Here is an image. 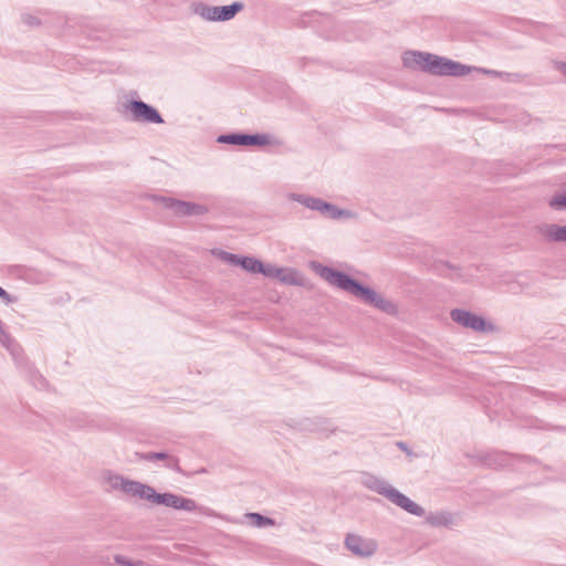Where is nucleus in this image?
<instances>
[{
	"label": "nucleus",
	"mask_w": 566,
	"mask_h": 566,
	"mask_svg": "<svg viewBox=\"0 0 566 566\" xmlns=\"http://www.w3.org/2000/svg\"><path fill=\"white\" fill-rule=\"evenodd\" d=\"M34 378H35V380H36L41 386H44V384H45V378H44L42 375L36 374V375L34 376Z\"/></svg>",
	"instance_id": "nucleus-30"
},
{
	"label": "nucleus",
	"mask_w": 566,
	"mask_h": 566,
	"mask_svg": "<svg viewBox=\"0 0 566 566\" xmlns=\"http://www.w3.org/2000/svg\"><path fill=\"white\" fill-rule=\"evenodd\" d=\"M296 200L300 203H302L303 206H305L306 208H310L311 210L319 211L321 213H324V209L329 208V202L323 201L319 198L298 195Z\"/></svg>",
	"instance_id": "nucleus-13"
},
{
	"label": "nucleus",
	"mask_w": 566,
	"mask_h": 566,
	"mask_svg": "<svg viewBox=\"0 0 566 566\" xmlns=\"http://www.w3.org/2000/svg\"><path fill=\"white\" fill-rule=\"evenodd\" d=\"M315 269L317 274L327 283L354 295L363 303L374 306L389 315H394L398 312L395 303L384 298L375 290L361 284L350 275L322 264L315 265Z\"/></svg>",
	"instance_id": "nucleus-1"
},
{
	"label": "nucleus",
	"mask_w": 566,
	"mask_h": 566,
	"mask_svg": "<svg viewBox=\"0 0 566 566\" xmlns=\"http://www.w3.org/2000/svg\"><path fill=\"white\" fill-rule=\"evenodd\" d=\"M0 297L7 303H13L15 302V297L10 295L4 289L0 286Z\"/></svg>",
	"instance_id": "nucleus-27"
},
{
	"label": "nucleus",
	"mask_w": 566,
	"mask_h": 566,
	"mask_svg": "<svg viewBox=\"0 0 566 566\" xmlns=\"http://www.w3.org/2000/svg\"><path fill=\"white\" fill-rule=\"evenodd\" d=\"M323 214L328 216L332 219H338L343 216H348V211L339 209L338 207L329 203V208L324 209Z\"/></svg>",
	"instance_id": "nucleus-22"
},
{
	"label": "nucleus",
	"mask_w": 566,
	"mask_h": 566,
	"mask_svg": "<svg viewBox=\"0 0 566 566\" xmlns=\"http://www.w3.org/2000/svg\"><path fill=\"white\" fill-rule=\"evenodd\" d=\"M160 202L163 206L169 210H171L176 216L186 217V216H202L208 212V208L206 206L177 200L172 198H160Z\"/></svg>",
	"instance_id": "nucleus-8"
},
{
	"label": "nucleus",
	"mask_w": 566,
	"mask_h": 566,
	"mask_svg": "<svg viewBox=\"0 0 566 566\" xmlns=\"http://www.w3.org/2000/svg\"><path fill=\"white\" fill-rule=\"evenodd\" d=\"M0 343L6 346L8 349H10V345L12 343L11 336L4 331L3 324L0 321Z\"/></svg>",
	"instance_id": "nucleus-26"
},
{
	"label": "nucleus",
	"mask_w": 566,
	"mask_h": 566,
	"mask_svg": "<svg viewBox=\"0 0 566 566\" xmlns=\"http://www.w3.org/2000/svg\"><path fill=\"white\" fill-rule=\"evenodd\" d=\"M450 317L457 324L471 328L474 332H493L494 326L486 322L482 316H479L470 311L453 308L450 312Z\"/></svg>",
	"instance_id": "nucleus-4"
},
{
	"label": "nucleus",
	"mask_w": 566,
	"mask_h": 566,
	"mask_svg": "<svg viewBox=\"0 0 566 566\" xmlns=\"http://www.w3.org/2000/svg\"><path fill=\"white\" fill-rule=\"evenodd\" d=\"M559 71L566 76V62L560 64Z\"/></svg>",
	"instance_id": "nucleus-31"
},
{
	"label": "nucleus",
	"mask_w": 566,
	"mask_h": 566,
	"mask_svg": "<svg viewBox=\"0 0 566 566\" xmlns=\"http://www.w3.org/2000/svg\"><path fill=\"white\" fill-rule=\"evenodd\" d=\"M259 273L263 274L266 277L276 279V276L282 272L280 271V268L275 265L263 263V269L259 271Z\"/></svg>",
	"instance_id": "nucleus-23"
},
{
	"label": "nucleus",
	"mask_w": 566,
	"mask_h": 566,
	"mask_svg": "<svg viewBox=\"0 0 566 566\" xmlns=\"http://www.w3.org/2000/svg\"><path fill=\"white\" fill-rule=\"evenodd\" d=\"M126 109L132 113L135 122L163 124L164 118L160 113L151 105L140 101L132 99L126 105Z\"/></svg>",
	"instance_id": "nucleus-5"
},
{
	"label": "nucleus",
	"mask_w": 566,
	"mask_h": 566,
	"mask_svg": "<svg viewBox=\"0 0 566 566\" xmlns=\"http://www.w3.org/2000/svg\"><path fill=\"white\" fill-rule=\"evenodd\" d=\"M165 467L178 473L182 472L181 468L179 467L178 458L172 455H169V458L165 461Z\"/></svg>",
	"instance_id": "nucleus-25"
},
{
	"label": "nucleus",
	"mask_w": 566,
	"mask_h": 566,
	"mask_svg": "<svg viewBox=\"0 0 566 566\" xmlns=\"http://www.w3.org/2000/svg\"><path fill=\"white\" fill-rule=\"evenodd\" d=\"M247 516L252 521V524L256 527L274 525V520L264 516L260 513H249Z\"/></svg>",
	"instance_id": "nucleus-19"
},
{
	"label": "nucleus",
	"mask_w": 566,
	"mask_h": 566,
	"mask_svg": "<svg viewBox=\"0 0 566 566\" xmlns=\"http://www.w3.org/2000/svg\"><path fill=\"white\" fill-rule=\"evenodd\" d=\"M243 8L244 4L240 1H235L229 6L216 7L198 3L195 6L193 12L208 21H229L242 11Z\"/></svg>",
	"instance_id": "nucleus-3"
},
{
	"label": "nucleus",
	"mask_w": 566,
	"mask_h": 566,
	"mask_svg": "<svg viewBox=\"0 0 566 566\" xmlns=\"http://www.w3.org/2000/svg\"><path fill=\"white\" fill-rule=\"evenodd\" d=\"M111 485L114 489H120L124 493L138 496L142 500H149L154 488L138 481H133L120 475L111 479Z\"/></svg>",
	"instance_id": "nucleus-7"
},
{
	"label": "nucleus",
	"mask_w": 566,
	"mask_h": 566,
	"mask_svg": "<svg viewBox=\"0 0 566 566\" xmlns=\"http://www.w3.org/2000/svg\"><path fill=\"white\" fill-rule=\"evenodd\" d=\"M407 67H419L432 75L463 76L469 74L470 67L459 62L424 52H407L403 56Z\"/></svg>",
	"instance_id": "nucleus-2"
},
{
	"label": "nucleus",
	"mask_w": 566,
	"mask_h": 566,
	"mask_svg": "<svg viewBox=\"0 0 566 566\" xmlns=\"http://www.w3.org/2000/svg\"><path fill=\"white\" fill-rule=\"evenodd\" d=\"M219 255H220V259L223 260L224 262H227L231 265H239L241 256L230 253V252H226V251H220Z\"/></svg>",
	"instance_id": "nucleus-24"
},
{
	"label": "nucleus",
	"mask_w": 566,
	"mask_h": 566,
	"mask_svg": "<svg viewBox=\"0 0 566 566\" xmlns=\"http://www.w3.org/2000/svg\"><path fill=\"white\" fill-rule=\"evenodd\" d=\"M345 546L356 556L369 557L377 551V544L373 539H366L356 534H347Z\"/></svg>",
	"instance_id": "nucleus-9"
},
{
	"label": "nucleus",
	"mask_w": 566,
	"mask_h": 566,
	"mask_svg": "<svg viewBox=\"0 0 566 566\" xmlns=\"http://www.w3.org/2000/svg\"><path fill=\"white\" fill-rule=\"evenodd\" d=\"M270 144V137L265 134H244V146H265Z\"/></svg>",
	"instance_id": "nucleus-16"
},
{
	"label": "nucleus",
	"mask_w": 566,
	"mask_h": 566,
	"mask_svg": "<svg viewBox=\"0 0 566 566\" xmlns=\"http://www.w3.org/2000/svg\"><path fill=\"white\" fill-rule=\"evenodd\" d=\"M137 458L145 461H155V460H164L166 461L169 458V454L166 452H147V453H136Z\"/></svg>",
	"instance_id": "nucleus-20"
},
{
	"label": "nucleus",
	"mask_w": 566,
	"mask_h": 566,
	"mask_svg": "<svg viewBox=\"0 0 566 566\" xmlns=\"http://www.w3.org/2000/svg\"><path fill=\"white\" fill-rule=\"evenodd\" d=\"M543 234L551 242H566V226L547 224L543 229Z\"/></svg>",
	"instance_id": "nucleus-12"
},
{
	"label": "nucleus",
	"mask_w": 566,
	"mask_h": 566,
	"mask_svg": "<svg viewBox=\"0 0 566 566\" xmlns=\"http://www.w3.org/2000/svg\"><path fill=\"white\" fill-rule=\"evenodd\" d=\"M23 21L31 27L40 24V20L30 14L23 15Z\"/></svg>",
	"instance_id": "nucleus-28"
},
{
	"label": "nucleus",
	"mask_w": 566,
	"mask_h": 566,
	"mask_svg": "<svg viewBox=\"0 0 566 566\" xmlns=\"http://www.w3.org/2000/svg\"><path fill=\"white\" fill-rule=\"evenodd\" d=\"M426 520L432 526H448L452 522V516L450 513H431Z\"/></svg>",
	"instance_id": "nucleus-15"
},
{
	"label": "nucleus",
	"mask_w": 566,
	"mask_h": 566,
	"mask_svg": "<svg viewBox=\"0 0 566 566\" xmlns=\"http://www.w3.org/2000/svg\"><path fill=\"white\" fill-rule=\"evenodd\" d=\"M549 206L556 210H566V192L555 195L551 199Z\"/></svg>",
	"instance_id": "nucleus-21"
},
{
	"label": "nucleus",
	"mask_w": 566,
	"mask_h": 566,
	"mask_svg": "<svg viewBox=\"0 0 566 566\" xmlns=\"http://www.w3.org/2000/svg\"><path fill=\"white\" fill-rule=\"evenodd\" d=\"M397 444H398V447H399L400 449H402V450H405V451H407V450H408L407 444H406L405 442H398Z\"/></svg>",
	"instance_id": "nucleus-32"
},
{
	"label": "nucleus",
	"mask_w": 566,
	"mask_h": 566,
	"mask_svg": "<svg viewBox=\"0 0 566 566\" xmlns=\"http://www.w3.org/2000/svg\"><path fill=\"white\" fill-rule=\"evenodd\" d=\"M280 273L276 279L285 284L298 285L300 282L297 280V272L293 269H284L280 268Z\"/></svg>",
	"instance_id": "nucleus-18"
},
{
	"label": "nucleus",
	"mask_w": 566,
	"mask_h": 566,
	"mask_svg": "<svg viewBox=\"0 0 566 566\" xmlns=\"http://www.w3.org/2000/svg\"><path fill=\"white\" fill-rule=\"evenodd\" d=\"M364 485L369 489V490H373L375 491L376 493L385 496V497H389L390 496V493L394 491V486H391L388 482H386L385 480L382 479H379L375 475H366L364 478V481H363Z\"/></svg>",
	"instance_id": "nucleus-11"
},
{
	"label": "nucleus",
	"mask_w": 566,
	"mask_h": 566,
	"mask_svg": "<svg viewBox=\"0 0 566 566\" xmlns=\"http://www.w3.org/2000/svg\"><path fill=\"white\" fill-rule=\"evenodd\" d=\"M115 560L118 563V564H122V565H126V566H133V564L130 562H127L125 559V557H122V556H116L115 557Z\"/></svg>",
	"instance_id": "nucleus-29"
},
{
	"label": "nucleus",
	"mask_w": 566,
	"mask_h": 566,
	"mask_svg": "<svg viewBox=\"0 0 566 566\" xmlns=\"http://www.w3.org/2000/svg\"><path fill=\"white\" fill-rule=\"evenodd\" d=\"M388 500L399 506L400 509L405 510L406 512L415 515V516H423L426 511L422 506L410 500L408 496L399 492L397 489H394V491L390 493V496Z\"/></svg>",
	"instance_id": "nucleus-10"
},
{
	"label": "nucleus",
	"mask_w": 566,
	"mask_h": 566,
	"mask_svg": "<svg viewBox=\"0 0 566 566\" xmlns=\"http://www.w3.org/2000/svg\"><path fill=\"white\" fill-rule=\"evenodd\" d=\"M148 501L176 510H184L188 512L197 510V503L192 499L182 497L174 493H157L155 489H153Z\"/></svg>",
	"instance_id": "nucleus-6"
},
{
	"label": "nucleus",
	"mask_w": 566,
	"mask_h": 566,
	"mask_svg": "<svg viewBox=\"0 0 566 566\" xmlns=\"http://www.w3.org/2000/svg\"><path fill=\"white\" fill-rule=\"evenodd\" d=\"M239 266L250 273H259L263 269V262L252 256H241Z\"/></svg>",
	"instance_id": "nucleus-14"
},
{
	"label": "nucleus",
	"mask_w": 566,
	"mask_h": 566,
	"mask_svg": "<svg viewBox=\"0 0 566 566\" xmlns=\"http://www.w3.org/2000/svg\"><path fill=\"white\" fill-rule=\"evenodd\" d=\"M217 142L221 143V144L244 146V133H231V134L220 135L217 138Z\"/></svg>",
	"instance_id": "nucleus-17"
}]
</instances>
